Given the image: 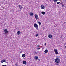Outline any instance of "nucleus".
Masks as SVG:
<instances>
[{"label": "nucleus", "instance_id": "1", "mask_svg": "<svg viewBox=\"0 0 66 66\" xmlns=\"http://www.w3.org/2000/svg\"><path fill=\"white\" fill-rule=\"evenodd\" d=\"M19 6V8L18 9V11H21V10H22V6L21 5H19L18 6Z\"/></svg>", "mask_w": 66, "mask_h": 66}, {"label": "nucleus", "instance_id": "2", "mask_svg": "<svg viewBox=\"0 0 66 66\" xmlns=\"http://www.w3.org/2000/svg\"><path fill=\"white\" fill-rule=\"evenodd\" d=\"M55 61L56 63H60V59L59 58H56L55 60Z\"/></svg>", "mask_w": 66, "mask_h": 66}, {"label": "nucleus", "instance_id": "3", "mask_svg": "<svg viewBox=\"0 0 66 66\" xmlns=\"http://www.w3.org/2000/svg\"><path fill=\"white\" fill-rule=\"evenodd\" d=\"M55 53L56 54H59V53L57 52V49H54Z\"/></svg>", "mask_w": 66, "mask_h": 66}, {"label": "nucleus", "instance_id": "4", "mask_svg": "<svg viewBox=\"0 0 66 66\" xmlns=\"http://www.w3.org/2000/svg\"><path fill=\"white\" fill-rule=\"evenodd\" d=\"M4 32H5L6 34H7V33H9V31H7V29H4Z\"/></svg>", "mask_w": 66, "mask_h": 66}, {"label": "nucleus", "instance_id": "5", "mask_svg": "<svg viewBox=\"0 0 66 66\" xmlns=\"http://www.w3.org/2000/svg\"><path fill=\"white\" fill-rule=\"evenodd\" d=\"M29 15L30 16H31V17H32L33 16V13L31 12L29 13Z\"/></svg>", "mask_w": 66, "mask_h": 66}, {"label": "nucleus", "instance_id": "6", "mask_svg": "<svg viewBox=\"0 0 66 66\" xmlns=\"http://www.w3.org/2000/svg\"><path fill=\"white\" fill-rule=\"evenodd\" d=\"M48 37L50 38H52V35L51 34H50L48 35Z\"/></svg>", "mask_w": 66, "mask_h": 66}, {"label": "nucleus", "instance_id": "7", "mask_svg": "<svg viewBox=\"0 0 66 66\" xmlns=\"http://www.w3.org/2000/svg\"><path fill=\"white\" fill-rule=\"evenodd\" d=\"M34 26L35 28H38V25L36 24V23L34 24Z\"/></svg>", "mask_w": 66, "mask_h": 66}, {"label": "nucleus", "instance_id": "8", "mask_svg": "<svg viewBox=\"0 0 66 66\" xmlns=\"http://www.w3.org/2000/svg\"><path fill=\"white\" fill-rule=\"evenodd\" d=\"M35 17L36 19H38V15L36 14L35 15Z\"/></svg>", "mask_w": 66, "mask_h": 66}, {"label": "nucleus", "instance_id": "9", "mask_svg": "<svg viewBox=\"0 0 66 66\" xmlns=\"http://www.w3.org/2000/svg\"><path fill=\"white\" fill-rule=\"evenodd\" d=\"M34 58L35 60H36L38 59V56H35Z\"/></svg>", "mask_w": 66, "mask_h": 66}, {"label": "nucleus", "instance_id": "10", "mask_svg": "<svg viewBox=\"0 0 66 66\" xmlns=\"http://www.w3.org/2000/svg\"><path fill=\"white\" fill-rule=\"evenodd\" d=\"M41 9H45V6L43 5H41Z\"/></svg>", "mask_w": 66, "mask_h": 66}, {"label": "nucleus", "instance_id": "11", "mask_svg": "<svg viewBox=\"0 0 66 66\" xmlns=\"http://www.w3.org/2000/svg\"><path fill=\"white\" fill-rule=\"evenodd\" d=\"M6 62V60H2L1 61V62L2 63H3V62Z\"/></svg>", "mask_w": 66, "mask_h": 66}, {"label": "nucleus", "instance_id": "12", "mask_svg": "<svg viewBox=\"0 0 66 66\" xmlns=\"http://www.w3.org/2000/svg\"><path fill=\"white\" fill-rule=\"evenodd\" d=\"M20 33H21L20 31H19L17 32V34L18 35H19V34H20Z\"/></svg>", "mask_w": 66, "mask_h": 66}, {"label": "nucleus", "instance_id": "13", "mask_svg": "<svg viewBox=\"0 0 66 66\" xmlns=\"http://www.w3.org/2000/svg\"><path fill=\"white\" fill-rule=\"evenodd\" d=\"M41 13H42V14L43 15H45V12L44 11L42 12H41Z\"/></svg>", "mask_w": 66, "mask_h": 66}, {"label": "nucleus", "instance_id": "14", "mask_svg": "<svg viewBox=\"0 0 66 66\" xmlns=\"http://www.w3.org/2000/svg\"><path fill=\"white\" fill-rule=\"evenodd\" d=\"M44 52L45 53H48V51L47 50H46L44 51Z\"/></svg>", "mask_w": 66, "mask_h": 66}, {"label": "nucleus", "instance_id": "15", "mask_svg": "<svg viewBox=\"0 0 66 66\" xmlns=\"http://www.w3.org/2000/svg\"><path fill=\"white\" fill-rule=\"evenodd\" d=\"M23 64H26L27 63V62L26 61H23Z\"/></svg>", "mask_w": 66, "mask_h": 66}, {"label": "nucleus", "instance_id": "16", "mask_svg": "<svg viewBox=\"0 0 66 66\" xmlns=\"http://www.w3.org/2000/svg\"><path fill=\"white\" fill-rule=\"evenodd\" d=\"M58 0H53V1L55 3V4H56V2H57V1H58Z\"/></svg>", "mask_w": 66, "mask_h": 66}, {"label": "nucleus", "instance_id": "17", "mask_svg": "<svg viewBox=\"0 0 66 66\" xmlns=\"http://www.w3.org/2000/svg\"><path fill=\"white\" fill-rule=\"evenodd\" d=\"M26 56V55L24 54H23L22 55V57H24Z\"/></svg>", "mask_w": 66, "mask_h": 66}, {"label": "nucleus", "instance_id": "18", "mask_svg": "<svg viewBox=\"0 0 66 66\" xmlns=\"http://www.w3.org/2000/svg\"><path fill=\"white\" fill-rule=\"evenodd\" d=\"M37 22L38 23H39V26H40L41 24V22H40L38 21Z\"/></svg>", "mask_w": 66, "mask_h": 66}, {"label": "nucleus", "instance_id": "19", "mask_svg": "<svg viewBox=\"0 0 66 66\" xmlns=\"http://www.w3.org/2000/svg\"><path fill=\"white\" fill-rule=\"evenodd\" d=\"M60 64V63H56V65H59Z\"/></svg>", "mask_w": 66, "mask_h": 66}, {"label": "nucleus", "instance_id": "20", "mask_svg": "<svg viewBox=\"0 0 66 66\" xmlns=\"http://www.w3.org/2000/svg\"><path fill=\"white\" fill-rule=\"evenodd\" d=\"M35 54H37V52L35 51L34 52Z\"/></svg>", "mask_w": 66, "mask_h": 66}, {"label": "nucleus", "instance_id": "21", "mask_svg": "<svg viewBox=\"0 0 66 66\" xmlns=\"http://www.w3.org/2000/svg\"><path fill=\"white\" fill-rule=\"evenodd\" d=\"M38 35H39V34H36V36L37 37V36H38Z\"/></svg>", "mask_w": 66, "mask_h": 66}, {"label": "nucleus", "instance_id": "22", "mask_svg": "<svg viewBox=\"0 0 66 66\" xmlns=\"http://www.w3.org/2000/svg\"><path fill=\"white\" fill-rule=\"evenodd\" d=\"M15 65L16 66H18V63H16V64H15Z\"/></svg>", "mask_w": 66, "mask_h": 66}, {"label": "nucleus", "instance_id": "23", "mask_svg": "<svg viewBox=\"0 0 66 66\" xmlns=\"http://www.w3.org/2000/svg\"><path fill=\"white\" fill-rule=\"evenodd\" d=\"M60 2H57V4H60Z\"/></svg>", "mask_w": 66, "mask_h": 66}, {"label": "nucleus", "instance_id": "24", "mask_svg": "<svg viewBox=\"0 0 66 66\" xmlns=\"http://www.w3.org/2000/svg\"><path fill=\"white\" fill-rule=\"evenodd\" d=\"M57 58H59V60H60V59H61V57H58Z\"/></svg>", "mask_w": 66, "mask_h": 66}, {"label": "nucleus", "instance_id": "25", "mask_svg": "<svg viewBox=\"0 0 66 66\" xmlns=\"http://www.w3.org/2000/svg\"><path fill=\"white\" fill-rule=\"evenodd\" d=\"M40 49V47H39V48H37V49L38 50H39V49Z\"/></svg>", "mask_w": 66, "mask_h": 66}, {"label": "nucleus", "instance_id": "26", "mask_svg": "<svg viewBox=\"0 0 66 66\" xmlns=\"http://www.w3.org/2000/svg\"><path fill=\"white\" fill-rule=\"evenodd\" d=\"M43 30H45V28H44V27L43 28Z\"/></svg>", "mask_w": 66, "mask_h": 66}, {"label": "nucleus", "instance_id": "27", "mask_svg": "<svg viewBox=\"0 0 66 66\" xmlns=\"http://www.w3.org/2000/svg\"><path fill=\"white\" fill-rule=\"evenodd\" d=\"M64 5L62 4V5L61 6H62V7H64Z\"/></svg>", "mask_w": 66, "mask_h": 66}, {"label": "nucleus", "instance_id": "28", "mask_svg": "<svg viewBox=\"0 0 66 66\" xmlns=\"http://www.w3.org/2000/svg\"><path fill=\"white\" fill-rule=\"evenodd\" d=\"M37 48H38V47H39V45H38L37 46Z\"/></svg>", "mask_w": 66, "mask_h": 66}, {"label": "nucleus", "instance_id": "29", "mask_svg": "<svg viewBox=\"0 0 66 66\" xmlns=\"http://www.w3.org/2000/svg\"><path fill=\"white\" fill-rule=\"evenodd\" d=\"M36 29L37 31V30H38V28H36Z\"/></svg>", "mask_w": 66, "mask_h": 66}, {"label": "nucleus", "instance_id": "30", "mask_svg": "<svg viewBox=\"0 0 66 66\" xmlns=\"http://www.w3.org/2000/svg\"><path fill=\"white\" fill-rule=\"evenodd\" d=\"M2 66H6V65H2Z\"/></svg>", "mask_w": 66, "mask_h": 66}, {"label": "nucleus", "instance_id": "31", "mask_svg": "<svg viewBox=\"0 0 66 66\" xmlns=\"http://www.w3.org/2000/svg\"><path fill=\"white\" fill-rule=\"evenodd\" d=\"M45 46H46V43H45V44L44 45Z\"/></svg>", "mask_w": 66, "mask_h": 66}, {"label": "nucleus", "instance_id": "32", "mask_svg": "<svg viewBox=\"0 0 66 66\" xmlns=\"http://www.w3.org/2000/svg\"><path fill=\"white\" fill-rule=\"evenodd\" d=\"M38 61H40V59H38Z\"/></svg>", "mask_w": 66, "mask_h": 66}, {"label": "nucleus", "instance_id": "33", "mask_svg": "<svg viewBox=\"0 0 66 66\" xmlns=\"http://www.w3.org/2000/svg\"><path fill=\"white\" fill-rule=\"evenodd\" d=\"M65 1V0H63V1Z\"/></svg>", "mask_w": 66, "mask_h": 66}, {"label": "nucleus", "instance_id": "34", "mask_svg": "<svg viewBox=\"0 0 66 66\" xmlns=\"http://www.w3.org/2000/svg\"><path fill=\"white\" fill-rule=\"evenodd\" d=\"M65 48H66V46H65Z\"/></svg>", "mask_w": 66, "mask_h": 66}]
</instances>
